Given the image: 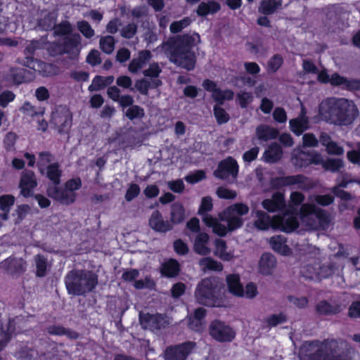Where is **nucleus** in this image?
I'll use <instances>...</instances> for the list:
<instances>
[{
  "mask_svg": "<svg viewBox=\"0 0 360 360\" xmlns=\"http://www.w3.org/2000/svg\"><path fill=\"white\" fill-rule=\"evenodd\" d=\"M200 41L199 34L184 33L169 37L162 42V48L171 63L187 71H191L196 65L195 48Z\"/></svg>",
  "mask_w": 360,
  "mask_h": 360,
  "instance_id": "1",
  "label": "nucleus"
},
{
  "mask_svg": "<svg viewBox=\"0 0 360 360\" xmlns=\"http://www.w3.org/2000/svg\"><path fill=\"white\" fill-rule=\"evenodd\" d=\"M319 110L328 122L338 126L350 125L359 115L354 102L345 98H328L321 103Z\"/></svg>",
  "mask_w": 360,
  "mask_h": 360,
  "instance_id": "2",
  "label": "nucleus"
},
{
  "mask_svg": "<svg viewBox=\"0 0 360 360\" xmlns=\"http://www.w3.org/2000/svg\"><path fill=\"white\" fill-rule=\"evenodd\" d=\"M98 275L86 269H72L65 276L64 283L69 295L85 296L98 285Z\"/></svg>",
  "mask_w": 360,
  "mask_h": 360,
  "instance_id": "3",
  "label": "nucleus"
},
{
  "mask_svg": "<svg viewBox=\"0 0 360 360\" xmlns=\"http://www.w3.org/2000/svg\"><path fill=\"white\" fill-rule=\"evenodd\" d=\"M303 349L309 352L307 354L308 360H352V358L344 352L337 353L338 345L335 339L305 341L303 343Z\"/></svg>",
  "mask_w": 360,
  "mask_h": 360,
  "instance_id": "4",
  "label": "nucleus"
},
{
  "mask_svg": "<svg viewBox=\"0 0 360 360\" xmlns=\"http://www.w3.org/2000/svg\"><path fill=\"white\" fill-rule=\"evenodd\" d=\"M219 290L215 278H206L202 279L198 284L195 297L198 304L207 307H217L219 305Z\"/></svg>",
  "mask_w": 360,
  "mask_h": 360,
  "instance_id": "5",
  "label": "nucleus"
},
{
  "mask_svg": "<svg viewBox=\"0 0 360 360\" xmlns=\"http://www.w3.org/2000/svg\"><path fill=\"white\" fill-rule=\"evenodd\" d=\"M210 335L219 342H231L236 338V332L233 328L225 322L214 319L209 326Z\"/></svg>",
  "mask_w": 360,
  "mask_h": 360,
  "instance_id": "6",
  "label": "nucleus"
},
{
  "mask_svg": "<svg viewBox=\"0 0 360 360\" xmlns=\"http://www.w3.org/2000/svg\"><path fill=\"white\" fill-rule=\"evenodd\" d=\"M196 343L193 341L169 345L164 351L165 360H186L195 348Z\"/></svg>",
  "mask_w": 360,
  "mask_h": 360,
  "instance_id": "7",
  "label": "nucleus"
},
{
  "mask_svg": "<svg viewBox=\"0 0 360 360\" xmlns=\"http://www.w3.org/2000/svg\"><path fill=\"white\" fill-rule=\"evenodd\" d=\"M238 172L239 165L237 161L233 157L229 156L219 162L213 175L218 179L225 180L229 176L236 178Z\"/></svg>",
  "mask_w": 360,
  "mask_h": 360,
  "instance_id": "8",
  "label": "nucleus"
},
{
  "mask_svg": "<svg viewBox=\"0 0 360 360\" xmlns=\"http://www.w3.org/2000/svg\"><path fill=\"white\" fill-rule=\"evenodd\" d=\"M271 184L274 187L278 188L283 186L297 185L298 188L304 191L309 190L312 187L308 177L303 174L276 177L272 179Z\"/></svg>",
  "mask_w": 360,
  "mask_h": 360,
  "instance_id": "9",
  "label": "nucleus"
},
{
  "mask_svg": "<svg viewBox=\"0 0 360 360\" xmlns=\"http://www.w3.org/2000/svg\"><path fill=\"white\" fill-rule=\"evenodd\" d=\"M37 186V181L32 170L25 169L22 172L19 183L20 194L25 198L32 197L34 189Z\"/></svg>",
  "mask_w": 360,
  "mask_h": 360,
  "instance_id": "10",
  "label": "nucleus"
},
{
  "mask_svg": "<svg viewBox=\"0 0 360 360\" xmlns=\"http://www.w3.org/2000/svg\"><path fill=\"white\" fill-rule=\"evenodd\" d=\"M59 184L49 185L46 193L51 198L58 201L61 204L70 205L75 201L76 194L72 193L64 188L58 186Z\"/></svg>",
  "mask_w": 360,
  "mask_h": 360,
  "instance_id": "11",
  "label": "nucleus"
},
{
  "mask_svg": "<svg viewBox=\"0 0 360 360\" xmlns=\"http://www.w3.org/2000/svg\"><path fill=\"white\" fill-rule=\"evenodd\" d=\"M274 221L275 230H279L287 233L293 232L300 225L298 219L295 216L289 215L287 213L283 215L274 216Z\"/></svg>",
  "mask_w": 360,
  "mask_h": 360,
  "instance_id": "12",
  "label": "nucleus"
},
{
  "mask_svg": "<svg viewBox=\"0 0 360 360\" xmlns=\"http://www.w3.org/2000/svg\"><path fill=\"white\" fill-rule=\"evenodd\" d=\"M72 122V117L69 111L56 112L52 114L51 123L60 134H68Z\"/></svg>",
  "mask_w": 360,
  "mask_h": 360,
  "instance_id": "13",
  "label": "nucleus"
},
{
  "mask_svg": "<svg viewBox=\"0 0 360 360\" xmlns=\"http://www.w3.org/2000/svg\"><path fill=\"white\" fill-rule=\"evenodd\" d=\"M82 37L79 33L73 32L68 36L63 37L61 41L62 48L65 54L77 57L80 52Z\"/></svg>",
  "mask_w": 360,
  "mask_h": 360,
  "instance_id": "14",
  "label": "nucleus"
},
{
  "mask_svg": "<svg viewBox=\"0 0 360 360\" xmlns=\"http://www.w3.org/2000/svg\"><path fill=\"white\" fill-rule=\"evenodd\" d=\"M44 44L39 40H33L27 45L24 50L25 58L23 65L30 69L36 70L35 66L37 60L34 58L35 52L43 49Z\"/></svg>",
  "mask_w": 360,
  "mask_h": 360,
  "instance_id": "15",
  "label": "nucleus"
},
{
  "mask_svg": "<svg viewBox=\"0 0 360 360\" xmlns=\"http://www.w3.org/2000/svg\"><path fill=\"white\" fill-rule=\"evenodd\" d=\"M262 206L269 212H275L283 210L285 206L284 194L281 192L273 193L271 198L262 200Z\"/></svg>",
  "mask_w": 360,
  "mask_h": 360,
  "instance_id": "16",
  "label": "nucleus"
},
{
  "mask_svg": "<svg viewBox=\"0 0 360 360\" xmlns=\"http://www.w3.org/2000/svg\"><path fill=\"white\" fill-rule=\"evenodd\" d=\"M150 226L156 232L167 233L173 229L172 224L165 221L160 211H154L149 219Z\"/></svg>",
  "mask_w": 360,
  "mask_h": 360,
  "instance_id": "17",
  "label": "nucleus"
},
{
  "mask_svg": "<svg viewBox=\"0 0 360 360\" xmlns=\"http://www.w3.org/2000/svg\"><path fill=\"white\" fill-rule=\"evenodd\" d=\"M181 271L179 262L173 258H169L162 262L160 266V272L162 276L172 278L177 277Z\"/></svg>",
  "mask_w": 360,
  "mask_h": 360,
  "instance_id": "18",
  "label": "nucleus"
},
{
  "mask_svg": "<svg viewBox=\"0 0 360 360\" xmlns=\"http://www.w3.org/2000/svg\"><path fill=\"white\" fill-rule=\"evenodd\" d=\"M152 58L151 52L148 50L140 51L136 58H133L128 66L129 71L133 74L137 73Z\"/></svg>",
  "mask_w": 360,
  "mask_h": 360,
  "instance_id": "19",
  "label": "nucleus"
},
{
  "mask_svg": "<svg viewBox=\"0 0 360 360\" xmlns=\"http://www.w3.org/2000/svg\"><path fill=\"white\" fill-rule=\"evenodd\" d=\"M289 124L290 130L297 136H300L306 131L309 127V119L304 110H302L300 115L297 118L290 120Z\"/></svg>",
  "mask_w": 360,
  "mask_h": 360,
  "instance_id": "20",
  "label": "nucleus"
},
{
  "mask_svg": "<svg viewBox=\"0 0 360 360\" xmlns=\"http://www.w3.org/2000/svg\"><path fill=\"white\" fill-rule=\"evenodd\" d=\"M286 243V238L281 235L272 236L269 240L274 251L283 256H288L292 253L291 249Z\"/></svg>",
  "mask_w": 360,
  "mask_h": 360,
  "instance_id": "21",
  "label": "nucleus"
},
{
  "mask_svg": "<svg viewBox=\"0 0 360 360\" xmlns=\"http://www.w3.org/2000/svg\"><path fill=\"white\" fill-rule=\"evenodd\" d=\"M257 219L254 222L255 228L260 231H266L269 228L275 230L274 217L271 218L266 212L262 210L255 212Z\"/></svg>",
  "mask_w": 360,
  "mask_h": 360,
  "instance_id": "22",
  "label": "nucleus"
},
{
  "mask_svg": "<svg viewBox=\"0 0 360 360\" xmlns=\"http://www.w3.org/2000/svg\"><path fill=\"white\" fill-rule=\"evenodd\" d=\"M282 156L283 149L281 146L276 142L270 144L263 154L264 160L269 163L278 162Z\"/></svg>",
  "mask_w": 360,
  "mask_h": 360,
  "instance_id": "23",
  "label": "nucleus"
},
{
  "mask_svg": "<svg viewBox=\"0 0 360 360\" xmlns=\"http://www.w3.org/2000/svg\"><path fill=\"white\" fill-rule=\"evenodd\" d=\"M276 264V258L272 254L268 252L264 253L259 263V271L263 275H270L272 274Z\"/></svg>",
  "mask_w": 360,
  "mask_h": 360,
  "instance_id": "24",
  "label": "nucleus"
},
{
  "mask_svg": "<svg viewBox=\"0 0 360 360\" xmlns=\"http://www.w3.org/2000/svg\"><path fill=\"white\" fill-rule=\"evenodd\" d=\"M229 291L233 295L242 297L244 296V288L238 274H229L226 278Z\"/></svg>",
  "mask_w": 360,
  "mask_h": 360,
  "instance_id": "25",
  "label": "nucleus"
},
{
  "mask_svg": "<svg viewBox=\"0 0 360 360\" xmlns=\"http://www.w3.org/2000/svg\"><path fill=\"white\" fill-rule=\"evenodd\" d=\"M210 237L207 233L200 232L195 237L193 249L200 255H207L210 253V249L207 246Z\"/></svg>",
  "mask_w": 360,
  "mask_h": 360,
  "instance_id": "26",
  "label": "nucleus"
},
{
  "mask_svg": "<svg viewBox=\"0 0 360 360\" xmlns=\"http://www.w3.org/2000/svg\"><path fill=\"white\" fill-rule=\"evenodd\" d=\"M256 135L259 140L267 141L276 139L279 135V131L266 124H259L256 128Z\"/></svg>",
  "mask_w": 360,
  "mask_h": 360,
  "instance_id": "27",
  "label": "nucleus"
},
{
  "mask_svg": "<svg viewBox=\"0 0 360 360\" xmlns=\"http://www.w3.org/2000/svg\"><path fill=\"white\" fill-rule=\"evenodd\" d=\"M30 75H32V72L25 68H13L10 70L8 77L13 83L20 84L30 80L28 77Z\"/></svg>",
  "mask_w": 360,
  "mask_h": 360,
  "instance_id": "28",
  "label": "nucleus"
},
{
  "mask_svg": "<svg viewBox=\"0 0 360 360\" xmlns=\"http://www.w3.org/2000/svg\"><path fill=\"white\" fill-rule=\"evenodd\" d=\"M221 5L219 2L211 0L207 2H201L196 10L198 16L205 17L209 14H214L219 11Z\"/></svg>",
  "mask_w": 360,
  "mask_h": 360,
  "instance_id": "29",
  "label": "nucleus"
},
{
  "mask_svg": "<svg viewBox=\"0 0 360 360\" xmlns=\"http://www.w3.org/2000/svg\"><path fill=\"white\" fill-rule=\"evenodd\" d=\"M47 333L51 335H65L71 340H77L79 338V333L77 332L70 328H66L60 325L49 326L47 328Z\"/></svg>",
  "mask_w": 360,
  "mask_h": 360,
  "instance_id": "30",
  "label": "nucleus"
},
{
  "mask_svg": "<svg viewBox=\"0 0 360 360\" xmlns=\"http://www.w3.org/2000/svg\"><path fill=\"white\" fill-rule=\"evenodd\" d=\"M185 219V209L182 203L179 202H174L171 205L170 223L179 224Z\"/></svg>",
  "mask_w": 360,
  "mask_h": 360,
  "instance_id": "31",
  "label": "nucleus"
},
{
  "mask_svg": "<svg viewBox=\"0 0 360 360\" xmlns=\"http://www.w3.org/2000/svg\"><path fill=\"white\" fill-rule=\"evenodd\" d=\"M316 311L320 315H335L340 312V306L333 305L327 300H321L316 305Z\"/></svg>",
  "mask_w": 360,
  "mask_h": 360,
  "instance_id": "32",
  "label": "nucleus"
},
{
  "mask_svg": "<svg viewBox=\"0 0 360 360\" xmlns=\"http://www.w3.org/2000/svg\"><path fill=\"white\" fill-rule=\"evenodd\" d=\"M221 220L227 223L229 231H233L241 228L243 226L244 220L242 217L233 214H225V211L219 214Z\"/></svg>",
  "mask_w": 360,
  "mask_h": 360,
  "instance_id": "33",
  "label": "nucleus"
},
{
  "mask_svg": "<svg viewBox=\"0 0 360 360\" xmlns=\"http://www.w3.org/2000/svg\"><path fill=\"white\" fill-rule=\"evenodd\" d=\"M46 176L52 182V184H60L62 176V170L58 162L49 165L46 168Z\"/></svg>",
  "mask_w": 360,
  "mask_h": 360,
  "instance_id": "34",
  "label": "nucleus"
},
{
  "mask_svg": "<svg viewBox=\"0 0 360 360\" xmlns=\"http://www.w3.org/2000/svg\"><path fill=\"white\" fill-rule=\"evenodd\" d=\"M282 5V0H262L259 11L263 15L274 13Z\"/></svg>",
  "mask_w": 360,
  "mask_h": 360,
  "instance_id": "35",
  "label": "nucleus"
},
{
  "mask_svg": "<svg viewBox=\"0 0 360 360\" xmlns=\"http://www.w3.org/2000/svg\"><path fill=\"white\" fill-rule=\"evenodd\" d=\"M214 245V254L219 258L224 261H230L233 258L232 254L226 251L227 245L224 240L220 238L216 239Z\"/></svg>",
  "mask_w": 360,
  "mask_h": 360,
  "instance_id": "36",
  "label": "nucleus"
},
{
  "mask_svg": "<svg viewBox=\"0 0 360 360\" xmlns=\"http://www.w3.org/2000/svg\"><path fill=\"white\" fill-rule=\"evenodd\" d=\"M283 63V57L279 53H276L268 60L266 70L268 74H274L282 67Z\"/></svg>",
  "mask_w": 360,
  "mask_h": 360,
  "instance_id": "37",
  "label": "nucleus"
},
{
  "mask_svg": "<svg viewBox=\"0 0 360 360\" xmlns=\"http://www.w3.org/2000/svg\"><path fill=\"white\" fill-rule=\"evenodd\" d=\"M249 210L250 208L248 205L243 202H236L228 206L224 211H225V214H233L242 217V216L248 214Z\"/></svg>",
  "mask_w": 360,
  "mask_h": 360,
  "instance_id": "38",
  "label": "nucleus"
},
{
  "mask_svg": "<svg viewBox=\"0 0 360 360\" xmlns=\"http://www.w3.org/2000/svg\"><path fill=\"white\" fill-rule=\"evenodd\" d=\"M54 160V156L49 151L39 152L37 167L40 174H44L45 168Z\"/></svg>",
  "mask_w": 360,
  "mask_h": 360,
  "instance_id": "39",
  "label": "nucleus"
},
{
  "mask_svg": "<svg viewBox=\"0 0 360 360\" xmlns=\"http://www.w3.org/2000/svg\"><path fill=\"white\" fill-rule=\"evenodd\" d=\"M310 152H304L300 150L295 154L292 158V162L295 167L302 168L310 165L309 160Z\"/></svg>",
  "mask_w": 360,
  "mask_h": 360,
  "instance_id": "40",
  "label": "nucleus"
},
{
  "mask_svg": "<svg viewBox=\"0 0 360 360\" xmlns=\"http://www.w3.org/2000/svg\"><path fill=\"white\" fill-rule=\"evenodd\" d=\"M57 20V15L54 13H49L38 21L39 26L45 31L53 30Z\"/></svg>",
  "mask_w": 360,
  "mask_h": 360,
  "instance_id": "41",
  "label": "nucleus"
},
{
  "mask_svg": "<svg viewBox=\"0 0 360 360\" xmlns=\"http://www.w3.org/2000/svg\"><path fill=\"white\" fill-rule=\"evenodd\" d=\"M318 207L314 204L304 203L302 204L300 209V218L302 221H307L309 224V221L311 219V216L314 215Z\"/></svg>",
  "mask_w": 360,
  "mask_h": 360,
  "instance_id": "42",
  "label": "nucleus"
},
{
  "mask_svg": "<svg viewBox=\"0 0 360 360\" xmlns=\"http://www.w3.org/2000/svg\"><path fill=\"white\" fill-rule=\"evenodd\" d=\"M344 167V162L340 158H328L323 162V168L331 172H338Z\"/></svg>",
  "mask_w": 360,
  "mask_h": 360,
  "instance_id": "43",
  "label": "nucleus"
},
{
  "mask_svg": "<svg viewBox=\"0 0 360 360\" xmlns=\"http://www.w3.org/2000/svg\"><path fill=\"white\" fill-rule=\"evenodd\" d=\"M36 65L37 71L44 77H51L57 74V67L52 63L39 60Z\"/></svg>",
  "mask_w": 360,
  "mask_h": 360,
  "instance_id": "44",
  "label": "nucleus"
},
{
  "mask_svg": "<svg viewBox=\"0 0 360 360\" xmlns=\"http://www.w3.org/2000/svg\"><path fill=\"white\" fill-rule=\"evenodd\" d=\"M125 117L129 120H141L145 117L144 109L138 105H134L128 108L124 111Z\"/></svg>",
  "mask_w": 360,
  "mask_h": 360,
  "instance_id": "45",
  "label": "nucleus"
},
{
  "mask_svg": "<svg viewBox=\"0 0 360 360\" xmlns=\"http://www.w3.org/2000/svg\"><path fill=\"white\" fill-rule=\"evenodd\" d=\"M53 30L55 36L65 37L73 33L72 26L68 20L56 24Z\"/></svg>",
  "mask_w": 360,
  "mask_h": 360,
  "instance_id": "46",
  "label": "nucleus"
},
{
  "mask_svg": "<svg viewBox=\"0 0 360 360\" xmlns=\"http://www.w3.org/2000/svg\"><path fill=\"white\" fill-rule=\"evenodd\" d=\"M15 198L12 195H3L0 196V209L5 213L2 218L6 219L8 218V213L9 212L11 206L13 205Z\"/></svg>",
  "mask_w": 360,
  "mask_h": 360,
  "instance_id": "47",
  "label": "nucleus"
},
{
  "mask_svg": "<svg viewBox=\"0 0 360 360\" xmlns=\"http://www.w3.org/2000/svg\"><path fill=\"white\" fill-rule=\"evenodd\" d=\"M115 40L114 37L108 35L100 39V48L104 53L110 54L115 49Z\"/></svg>",
  "mask_w": 360,
  "mask_h": 360,
  "instance_id": "48",
  "label": "nucleus"
},
{
  "mask_svg": "<svg viewBox=\"0 0 360 360\" xmlns=\"http://www.w3.org/2000/svg\"><path fill=\"white\" fill-rule=\"evenodd\" d=\"M200 265L211 271H221L223 269L222 264L211 257L201 259L200 260Z\"/></svg>",
  "mask_w": 360,
  "mask_h": 360,
  "instance_id": "49",
  "label": "nucleus"
},
{
  "mask_svg": "<svg viewBox=\"0 0 360 360\" xmlns=\"http://www.w3.org/2000/svg\"><path fill=\"white\" fill-rule=\"evenodd\" d=\"M213 112L217 123L219 125L226 124L230 120V115L229 113L223 108L217 105L214 106Z\"/></svg>",
  "mask_w": 360,
  "mask_h": 360,
  "instance_id": "50",
  "label": "nucleus"
},
{
  "mask_svg": "<svg viewBox=\"0 0 360 360\" xmlns=\"http://www.w3.org/2000/svg\"><path fill=\"white\" fill-rule=\"evenodd\" d=\"M314 216L319 221L320 228L322 229H326L328 227L330 219L328 212L326 210L318 207L314 214Z\"/></svg>",
  "mask_w": 360,
  "mask_h": 360,
  "instance_id": "51",
  "label": "nucleus"
},
{
  "mask_svg": "<svg viewBox=\"0 0 360 360\" xmlns=\"http://www.w3.org/2000/svg\"><path fill=\"white\" fill-rule=\"evenodd\" d=\"M47 271V261L46 259L40 255L36 257V276L41 278L44 277Z\"/></svg>",
  "mask_w": 360,
  "mask_h": 360,
  "instance_id": "52",
  "label": "nucleus"
},
{
  "mask_svg": "<svg viewBox=\"0 0 360 360\" xmlns=\"http://www.w3.org/2000/svg\"><path fill=\"white\" fill-rule=\"evenodd\" d=\"M265 323H267L268 326L272 328L276 327L281 323H283L287 321V316L283 312L277 314H271L265 319Z\"/></svg>",
  "mask_w": 360,
  "mask_h": 360,
  "instance_id": "53",
  "label": "nucleus"
},
{
  "mask_svg": "<svg viewBox=\"0 0 360 360\" xmlns=\"http://www.w3.org/2000/svg\"><path fill=\"white\" fill-rule=\"evenodd\" d=\"M78 30L82 34V35L87 38L91 39L95 34L94 30L91 27L90 24L86 20L78 21L77 23Z\"/></svg>",
  "mask_w": 360,
  "mask_h": 360,
  "instance_id": "54",
  "label": "nucleus"
},
{
  "mask_svg": "<svg viewBox=\"0 0 360 360\" xmlns=\"http://www.w3.org/2000/svg\"><path fill=\"white\" fill-rule=\"evenodd\" d=\"M191 22V20L188 17H186L181 20L174 21L170 25V32L173 34H177L180 32L183 29L188 27Z\"/></svg>",
  "mask_w": 360,
  "mask_h": 360,
  "instance_id": "55",
  "label": "nucleus"
},
{
  "mask_svg": "<svg viewBox=\"0 0 360 360\" xmlns=\"http://www.w3.org/2000/svg\"><path fill=\"white\" fill-rule=\"evenodd\" d=\"M137 25L134 22H131L122 27L120 34L123 38L130 39L137 33Z\"/></svg>",
  "mask_w": 360,
  "mask_h": 360,
  "instance_id": "56",
  "label": "nucleus"
},
{
  "mask_svg": "<svg viewBox=\"0 0 360 360\" xmlns=\"http://www.w3.org/2000/svg\"><path fill=\"white\" fill-rule=\"evenodd\" d=\"M206 178V174L203 170H196L192 174H189L185 177L186 182L189 184H196Z\"/></svg>",
  "mask_w": 360,
  "mask_h": 360,
  "instance_id": "57",
  "label": "nucleus"
},
{
  "mask_svg": "<svg viewBox=\"0 0 360 360\" xmlns=\"http://www.w3.org/2000/svg\"><path fill=\"white\" fill-rule=\"evenodd\" d=\"M140 192L141 189L138 184L134 183L131 184L126 191L124 198L127 202H130L138 197Z\"/></svg>",
  "mask_w": 360,
  "mask_h": 360,
  "instance_id": "58",
  "label": "nucleus"
},
{
  "mask_svg": "<svg viewBox=\"0 0 360 360\" xmlns=\"http://www.w3.org/2000/svg\"><path fill=\"white\" fill-rule=\"evenodd\" d=\"M213 208L212 199L210 196L202 198L198 211L199 215H202L211 211Z\"/></svg>",
  "mask_w": 360,
  "mask_h": 360,
  "instance_id": "59",
  "label": "nucleus"
},
{
  "mask_svg": "<svg viewBox=\"0 0 360 360\" xmlns=\"http://www.w3.org/2000/svg\"><path fill=\"white\" fill-rule=\"evenodd\" d=\"M162 70L158 63L150 64L149 68L143 70V74L147 77L158 78L161 73Z\"/></svg>",
  "mask_w": 360,
  "mask_h": 360,
  "instance_id": "60",
  "label": "nucleus"
},
{
  "mask_svg": "<svg viewBox=\"0 0 360 360\" xmlns=\"http://www.w3.org/2000/svg\"><path fill=\"white\" fill-rule=\"evenodd\" d=\"M46 49L51 56H62L65 54V52L63 51V49L62 48L61 42L53 41L49 43Z\"/></svg>",
  "mask_w": 360,
  "mask_h": 360,
  "instance_id": "61",
  "label": "nucleus"
},
{
  "mask_svg": "<svg viewBox=\"0 0 360 360\" xmlns=\"http://www.w3.org/2000/svg\"><path fill=\"white\" fill-rule=\"evenodd\" d=\"M238 103L241 108H246L249 103L252 101V96L250 93L243 91L236 96Z\"/></svg>",
  "mask_w": 360,
  "mask_h": 360,
  "instance_id": "62",
  "label": "nucleus"
},
{
  "mask_svg": "<svg viewBox=\"0 0 360 360\" xmlns=\"http://www.w3.org/2000/svg\"><path fill=\"white\" fill-rule=\"evenodd\" d=\"M15 94L9 90H5L0 94V106L6 108L8 104L14 101Z\"/></svg>",
  "mask_w": 360,
  "mask_h": 360,
  "instance_id": "63",
  "label": "nucleus"
},
{
  "mask_svg": "<svg viewBox=\"0 0 360 360\" xmlns=\"http://www.w3.org/2000/svg\"><path fill=\"white\" fill-rule=\"evenodd\" d=\"M135 88L141 94L147 96L150 88V82L146 79H138L135 82Z\"/></svg>",
  "mask_w": 360,
  "mask_h": 360,
  "instance_id": "64",
  "label": "nucleus"
}]
</instances>
